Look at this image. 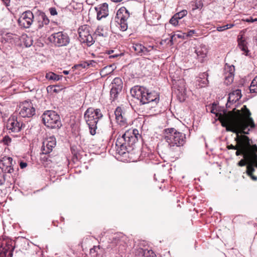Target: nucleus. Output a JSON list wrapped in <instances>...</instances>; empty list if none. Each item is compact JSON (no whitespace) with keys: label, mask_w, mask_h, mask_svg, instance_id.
I'll list each match as a JSON object with an SVG mask.
<instances>
[{"label":"nucleus","mask_w":257,"mask_h":257,"mask_svg":"<svg viewBox=\"0 0 257 257\" xmlns=\"http://www.w3.org/2000/svg\"><path fill=\"white\" fill-rule=\"evenodd\" d=\"M103 115L100 109H94L92 107L88 108L85 112L84 118L89 126V128H97L101 127V118Z\"/></svg>","instance_id":"20e7f679"},{"label":"nucleus","mask_w":257,"mask_h":257,"mask_svg":"<svg viewBox=\"0 0 257 257\" xmlns=\"http://www.w3.org/2000/svg\"><path fill=\"white\" fill-rule=\"evenodd\" d=\"M241 97V90L236 89L229 94L228 101L226 104V107H230L229 104L236 102Z\"/></svg>","instance_id":"a211bd4d"},{"label":"nucleus","mask_w":257,"mask_h":257,"mask_svg":"<svg viewBox=\"0 0 257 257\" xmlns=\"http://www.w3.org/2000/svg\"><path fill=\"white\" fill-rule=\"evenodd\" d=\"M49 40L56 47H58L67 46L70 40L68 34L63 32H58L52 34L49 37Z\"/></svg>","instance_id":"6e6552de"},{"label":"nucleus","mask_w":257,"mask_h":257,"mask_svg":"<svg viewBox=\"0 0 257 257\" xmlns=\"http://www.w3.org/2000/svg\"><path fill=\"white\" fill-rule=\"evenodd\" d=\"M127 142L125 141V139L123 138H117L116 141V152L120 155H123L126 151V147L125 146Z\"/></svg>","instance_id":"dca6fc26"},{"label":"nucleus","mask_w":257,"mask_h":257,"mask_svg":"<svg viewBox=\"0 0 257 257\" xmlns=\"http://www.w3.org/2000/svg\"><path fill=\"white\" fill-rule=\"evenodd\" d=\"M238 148V144L237 143H236V145L235 146H233L232 145H228L227 146V148L229 150L233 149V150H236Z\"/></svg>","instance_id":"37998d69"},{"label":"nucleus","mask_w":257,"mask_h":257,"mask_svg":"<svg viewBox=\"0 0 257 257\" xmlns=\"http://www.w3.org/2000/svg\"><path fill=\"white\" fill-rule=\"evenodd\" d=\"M49 12L52 16H55L57 15V12L55 8H50Z\"/></svg>","instance_id":"ea45409f"},{"label":"nucleus","mask_w":257,"mask_h":257,"mask_svg":"<svg viewBox=\"0 0 257 257\" xmlns=\"http://www.w3.org/2000/svg\"><path fill=\"white\" fill-rule=\"evenodd\" d=\"M95 10L97 12V19L98 20L105 18L108 15V5L105 3L96 7Z\"/></svg>","instance_id":"2eb2a0df"},{"label":"nucleus","mask_w":257,"mask_h":257,"mask_svg":"<svg viewBox=\"0 0 257 257\" xmlns=\"http://www.w3.org/2000/svg\"><path fill=\"white\" fill-rule=\"evenodd\" d=\"M3 251H4V255L5 256H6L7 255V254H8V256H10V257L12 256L13 249H10L9 247L8 248V249L3 248Z\"/></svg>","instance_id":"f704fd0d"},{"label":"nucleus","mask_w":257,"mask_h":257,"mask_svg":"<svg viewBox=\"0 0 257 257\" xmlns=\"http://www.w3.org/2000/svg\"><path fill=\"white\" fill-rule=\"evenodd\" d=\"M178 20L177 17H175V15L172 17V18L170 20V24H172L173 26H176L178 24Z\"/></svg>","instance_id":"72a5a7b5"},{"label":"nucleus","mask_w":257,"mask_h":257,"mask_svg":"<svg viewBox=\"0 0 257 257\" xmlns=\"http://www.w3.org/2000/svg\"><path fill=\"white\" fill-rule=\"evenodd\" d=\"M111 67V66H108V67H107H107H105L103 69L102 71H105L106 70H107V69H110Z\"/></svg>","instance_id":"5fc2aeb1"},{"label":"nucleus","mask_w":257,"mask_h":257,"mask_svg":"<svg viewBox=\"0 0 257 257\" xmlns=\"http://www.w3.org/2000/svg\"><path fill=\"white\" fill-rule=\"evenodd\" d=\"M53 91H54V92H57V90H56L55 89H54V90H53Z\"/></svg>","instance_id":"680f3d73"},{"label":"nucleus","mask_w":257,"mask_h":257,"mask_svg":"<svg viewBox=\"0 0 257 257\" xmlns=\"http://www.w3.org/2000/svg\"><path fill=\"white\" fill-rule=\"evenodd\" d=\"M249 160L246 159H241L239 161L237 165L240 167L246 166V173L250 179L254 181H257V176L253 175L255 171V168L257 169V153L249 155Z\"/></svg>","instance_id":"0eeeda50"},{"label":"nucleus","mask_w":257,"mask_h":257,"mask_svg":"<svg viewBox=\"0 0 257 257\" xmlns=\"http://www.w3.org/2000/svg\"><path fill=\"white\" fill-rule=\"evenodd\" d=\"M226 26H227V25H224L222 26L217 27L216 28V30L219 32H222L224 30L228 29V28H227Z\"/></svg>","instance_id":"a19ab883"},{"label":"nucleus","mask_w":257,"mask_h":257,"mask_svg":"<svg viewBox=\"0 0 257 257\" xmlns=\"http://www.w3.org/2000/svg\"><path fill=\"white\" fill-rule=\"evenodd\" d=\"M132 49L138 54L143 55V50L145 49V46L140 44H136L132 46Z\"/></svg>","instance_id":"a878e982"},{"label":"nucleus","mask_w":257,"mask_h":257,"mask_svg":"<svg viewBox=\"0 0 257 257\" xmlns=\"http://www.w3.org/2000/svg\"><path fill=\"white\" fill-rule=\"evenodd\" d=\"M20 109L19 114L23 117H30L35 113V109L31 102L25 101L20 105Z\"/></svg>","instance_id":"9d476101"},{"label":"nucleus","mask_w":257,"mask_h":257,"mask_svg":"<svg viewBox=\"0 0 257 257\" xmlns=\"http://www.w3.org/2000/svg\"><path fill=\"white\" fill-rule=\"evenodd\" d=\"M96 248H99V246H94L93 248H92V249H90V252H92L93 251H95V249Z\"/></svg>","instance_id":"603ef678"},{"label":"nucleus","mask_w":257,"mask_h":257,"mask_svg":"<svg viewBox=\"0 0 257 257\" xmlns=\"http://www.w3.org/2000/svg\"><path fill=\"white\" fill-rule=\"evenodd\" d=\"M116 87L117 88V85L115 84H113V82L111 83V88Z\"/></svg>","instance_id":"6e6d98bb"},{"label":"nucleus","mask_w":257,"mask_h":257,"mask_svg":"<svg viewBox=\"0 0 257 257\" xmlns=\"http://www.w3.org/2000/svg\"><path fill=\"white\" fill-rule=\"evenodd\" d=\"M114 114L115 115V119L117 123L119 126L122 127L126 126V119L122 115V110L120 107H117L115 111Z\"/></svg>","instance_id":"f3484780"},{"label":"nucleus","mask_w":257,"mask_h":257,"mask_svg":"<svg viewBox=\"0 0 257 257\" xmlns=\"http://www.w3.org/2000/svg\"><path fill=\"white\" fill-rule=\"evenodd\" d=\"M63 73L64 74H69V71H66V70H64L63 71Z\"/></svg>","instance_id":"4d7b16f0"},{"label":"nucleus","mask_w":257,"mask_h":257,"mask_svg":"<svg viewBox=\"0 0 257 257\" xmlns=\"http://www.w3.org/2000/svg\"><path fill=\"white\" fill-rule=\"evenodd\" d=\"M25 127V124L18 121L17 118L15 117L14 116L11 117L8 119L7 123V128H15L16 127L22 128Z\"/></svg>","instance_id":"6ab92c4d"},{"label":"nucleus","mask_w":257,"mask_h":257,"mask_svg":"<svg viewBox=\"0 0 257 257\" xmlns=\"http://www.w3.org/2000/svg\"><path fill=\"white\" fill-rule=\"evenodd\" d=\"M195 33V30H190L187 33H185L186 38H187V37H192Z\"/></svg>","instance_id":"79ce46f5"},{"label":"nucleus","mask_w":257,"mask_h":257,"mask_svg":"<svg viewBox=\"0 0 257 257\" xmlns=\"http://www.w3.org/2000/svg\"><path fill=\"white\" fill-rule=\"evenodd\" d=\"M153 46H149L148 48L145 47V49H146V51L143 50V55H147L151 50L153 49Z\"/></svg>","instance_id":"e433bc0d"},{"label":"nucleus","mask_w":257,"mask_h":257,"mask_svg":"<svg viewBox=\"0 0 257 257\" xmlns=\"http://www.w3.org/2000/svg\"><path fill=\"white\" fill-rule=\"evenodd\" d=\"M27 166V164L25 162H21L20 163V168L21 169H24L25 168H26Z\"/></svg>","instance_id":"a18cd8bd"},{"label":"nucleus","mask_w":257,"mask_h":257,"mask_svg":"<svg viewBox=\"0 0 257 257\" xmlns=\"http://www.w3.org/2000/svg\"><path fill=\"white\" fill-rule=\"evenodd\" d=\"M113 52V50H109L108 51V54H110L111 53H112Z\"/></svg>","instance_id":"13d9d810"},{"label":"nucleus","mask_w":257,"mask_h":257,"mask_svg":"<svg viewBox=\"0 0 257 257\" xmlns=\"http://www.w3.org/2000/svg\"><path fill=\"white\" fill-rule=\"evenodd\" d=\"M148 252L149 254H150V253H153V251H152V250H148Z\"/></svg>","instance_id":"052dcab7"},{"label":"nucleus","mask_w":257,"mask_h":257,"mask_svg":"<svg viewBox=\"0 0 257 257\" xmlns=\"http://www.w3.org/2000/svg\"><path fill=\"white\" fill-rule=\"evenodd\" d=\"M80 66H81L83 68H85L86 66H88L89 64H87L86 62H85L83 64H80Z\"/></svg>","instance_id":"3c124183"},{"label":"nucleus","mask_w":257,"mask_h":257,"mask_svg":"<svg viewBox=\"0 0 257 257\" xmlns=\"http://www.w3.org/2000/svg\"><path fill=\"white\" fill-rule=\"evenodd\" d=\"M228 71L225 73L224 83L227 85L230 84L233 81L234 67L233 66H228Z\"/></svg>","instance_id":"412c9836"},{"label":"nucleus","mask_w":257,"mask_h":257,"mask_svg":"<svg viewBox=\"0 0 257 257\" xmlns=\"http://www.w3.org/2000/svg\"><path fill=\"white\" fill-rule=\"evenodd\" d=\"M3 177H4V180H3V182H2L1 183V184H2L4 183V181H5V175H3Z\"/></svg>","instance_id":"bf43d9fd"},{"label":"nucleus","mask_w":257,"mask_h":257,"mask_svg":"<svg viewBox=\"0 0 257 257\" xmlns=\"http://www.w3.org/2000/svg\"><path fill=\"white\" fill-rule=\"evenodd\" d=\"M213 104L211 112L216 114L223 127L226 128H254L256 125L251 117V112L246 105L241 110L233 109L232 111L216 113Z\"/></svg>","instance_id":"f257e3e1"},{"label":"nucleus","mask_w":257,"mask_h":257,"mask_svg":"<svg viewBox=\"0 0 257 257\" xmlns=\"http://www.w3.org/2000/svg\"><path fill=\"white\" fill-rule=\"evenodd\" d=\"M34 19V15L32 12L27 11L24 12L18 20L20 26L29 28L32 24Z\"/></svg>","instance_id":"9b49d317"},{"label":"nucleus","mask_w":257,"mask_h":257,"mask_svg":"<svg viewBox=\"0 0 257 257\" xmlns=\"http://www.w3.org/2000/svg\"><path fill=\"white\" fill-rule=\"evenodd\" d=\"M95 34L101 37H106L108 36V33L106 30H104L102 27H98L95 32Z\"/></svg>","instance_id":"cd10ccee"},{"label":"nucleus","mask_w":257,"mask_h":257,"mask_svg":"<svg viewBox=\"0 0 257 257\" xmlns=\"http://www.w3.org/2000/svg\"><path fill=\"white\" fill-rule=\"evenodd\" d=\"M120 138L125 139L128 145L133 144L138 141L141 135L138 130H127Z\"/></svg>","instance_id":"ddd939ff"},{"label":"nucleus","mask_w":257,"mask_h":257,"mask_svg":"<svg viewBox=\"0 0 257 257\" xmlns=\"http://www.w3.org/2000/svg\"><path fill=\"white\" fill-rule=\"evenodd\" d=\"M6 6H9L10 0H2Z\"/></svg>","instance_id":"49530a36"},{"label":"nucleus","mask_w":257,"mask_h":257,"mask_svg":"<svg viewBox=\"0 0 257 257\" xmlns=\"http://www.w3.org/2000/svg\"><path fill=\"white\" fill-rule=\"evenodd\" d=\"M238 46L239 48L243 52V54L245 55H248V50L246 46V42L244 40H242V38L238 39Z\"/></svg>","instance_id":"393cba45"},{"label":"nucleus","mask_w":257,"mask_h":257,"mask_svg":"<svg viewBox=\"0 0 257 257\" xmlns=\"http://www.w3.org/2000/svg\"><path fill=\"white\" fill-rule=\"evenodd\" d=\"M226 131H232L235 133L236 137L235 141L237 143L238 148L236 149L235 155L238 156L242 155L244 159L249 160V155L257 153V146L252 144V141L249 138L246 136L248 132H245L244 130H226Z\"/></svg>","instance_id":"f03ea898"},{"label":"nucleus","mask_w":257,"mask_h":257,"mask_svg":"<svg viewBox=\"0 0 257 257\" xmlns=\"http://www.w3.org/2000/svg\"><path fill=\"white\" fill-rule=\"evenodd\" d=\"M113 84H115L117 85V88H116V89L119 90H121L122 88V82L121 79L119 77H116L115 78L113 81Z\"/></svg>","instance_id":"7c9ffc66"},{"label":"nucleus","mask_w":257,"mask_h":257,"mask_svg":"<svg viewBox=\"0 0 257 257\" xmlns=\"http://www.w3.org/2000/svg\"><path fill=\"white\" fill-rule=\"evenodd\" d=\"M119 55H120L119 54H114V55H110L109 56V58H113L117 57Z\"/></svg>","instance_id":"09e8293b"},{"label":"nucleus","mask_w":257,"mask_h":257,"mask_svg":"<svg viewBox=\"0 0 257 257\" xmlns=\"http://www.w3.org/2000/svg\"><path fill=\"white\" fill-rule=\"evenodd\" d=\"M195 52L200 61L202 62L203 59L207 56L208 50L205 45H201L195 49Z\"/></svg>","instance_id":"aec40b11"},{"label":"nucleus","mask_w":257,"mask_h":257,"mask_svg":"<svg viewBox=\"0 0 257 257\" xmlns=\"http://www.w3.org/2000/svg\"><path fill=\"white\" fill-rule=\"evenodd\" d=\"M56 141L53 136L47 138L43 144L42 151L44 154H48L52 152L53 149L56 146Z\"/></svg>","instance_id":"4468645a"},{"label":"nucleus","mask_w":257,"mask_h":257,"mask_svg":"<svg viewBox=\"0 0 257 257\" xmlns=\"http://www.w3.org/2000/svg\"><path fill=\"white\" fill-rule=\"evenodd\" d=\"M249 90L251 93H257V76L252 81Z\"/></svg>","instance_id":"c85d7f7f"},{"label":"nucleus","mask_w":257,"mask_h":257,"mask_svg":"<svg viewBox=\"0 0 257 257\" xmlns=\"http://www.w3.org/2000/svg\"><path fill=\"white\" fill-rule=\"evenodd\" d=\"M33 41L32 39V38L28 37L26 40L25 44L27 47H29L33 45Z\"/></svg>","instance_id":"c9c22d12"},{"label":"nucleus","mask_w":257,"mask_h":257,"mask_svg":"<svg viewBox=\"0 0 257 257\" xmlns=\"http://www.w3.org/2000/svg\"><path fill=\"white\" fill-rule=\"evenodd\" d=\"M132 96L140 101L142 104L151 103V107L157 105L160 100L158 92L150 90L143 86H136L131 90Z\"/></svg>","instance_id":"7ed1b4c3"},{"label":"nucleus","mask_w":257,"mask_h":257,"mask_svg":"<svg viewBox=\"0 0 257 257\" xmlns=\"http://www.w3.org/2000/svg\"><path fill=\"white\" fill-rule=\"evenodd\" d=\"M62 76H60L55 74L53 72H49L46 74V78L48 80L58 81L61 79Z\"/></svg>","instance_id":"bb28decb"},{"label":"nucleus","mask_w":257,"mask_h":257,"mask_svg":"<svg viewBox=\"0 0 257 257\" xmlns=\"http://www.w3.org/2000/svg\"><path fill=\"white\" fill-rule=\"evenodd\" d=\"M42 121L45 125L51 128H60L62 126L59 115L54 111H45L42 116Z\"/></svg>","instance_id":"423d86ee"},{"label":"nucleus","mask_w":257,"mask_h":257,"mask_svg":"<svg viewBox=\"0 0 257 257\" xmlns=\"http://www.w3.org/2000/svg\"><path fill=\"white\" fill-rule=\"evenodd\" d=\"M96 130H90V133L91 135H94L96 134Z\"/></svg>","instance_id":"8fccbe9b"},{"label":"nucleus","mask_w":257,"mask_h":257,"mask_svg":"<svg viewBox=\"0 0 257 257\" xmlns=\"http://www.w3.org/2000/svg\"><path fill=\"white\" fill-rule=\"evenodd\" d=\"M246 22H255V21H257V18H255V19H252V18H250V19H246Z\"/></svg>","instance_id":"de8ad7c7"},{"label":"nucleus","mask_w":257,"mask_h":257,"mask_svg":"<svg viewBox=\"0 0 257 257\" xmlns=\"http://www.w3.org/2000/svg\"><path fill=\"white\" fill-rule=\"evenodd\" d=\"M79 40L81 43H86L88 46H91L94 42L90 34L89 28L87 25H83L78 29Z\"/></svg>","instance_id":"1a4fd4ad"},{"label":"nucleus","mask_w":257,"mask_h":257,"mask_svg":"<svg viewBox=\"0 0 257 257\" xmlns=\"http://www.w3.org/2000/svg\"><path fill=\"white\" fill-rule=\"evenodd\" d=\"M233 26H234L233 24H227L226 27H227V28H228L229 29L230 28H232Z\"/></svg>","instance_id":"864d4df0"},{"label":"nucleus","mask_w":257,"mask_h":257,"mask_svg":"<svg viewBox=\"0 0 257 257\" xmlns=\"http://www.w3.org/2000/svg\"><path fill=\"white\" fill-rule=\"evenodd\" d=\"M207 77L208 74L206 73H203L200 75L197 80V81L198 82V85L199 87H203L207 85L208 83Z\"/></svg>","instance_id":"5701e85b"},{"label":"nucleus","mask_w":257,"mask_h":257,"mask_svg":"<svg viewBox=\"0 0 257 257\" xmlns=\"http://www.w3.org/2000/svg\"><path fill=\"white\" fill-rule=\"evenodd\" d=\"M202 7V4L200 3V2H199L198 3H196L195 5V7L193 8V10H196L198 9H200Z\"/></svg>","instance_id":"c03bdc74"},{"label":"nucleus","mask_w":257,"mask_h":257,"mask_svg":"<svg viewBox=\"0 0 257 257\" xmlns=\"http://www.w3.org/2000/svg\"><path fill=\"white\" fill-rule=\"evenodd\" d=\"M121 90L116 89V87L111 88L110 92V97L112 100H114L117 97L119 92Z\"/></svg>","instance_id":"c756f323"},{"label":"nucleus","mask_w":257,"mask_h":257,"mask_svg":"<svg viewBox=\"0 0 257 257\" xmlns=\"http://www.w3.org/2000/svg\"><path fill=\"white\" fill-rule=\"evenodd\" d=\"M163 135L170 147L183 146L185 142V135L177 130H164Z\"/></svg>","instance_id":"39448f33"},{"label":"nucleus","mask_w":257,"mask_h":257,"mask_svg":"<svg viewBox=\"0 0 257 257\" xmlns=\"http://www.w3.org/2000/svg\"><path fill=\"white\" fill-rule=\"evenodd\" d=\"M119 25H120V30L122 31H125L127 30V20L123 21L122 20L120 19Z\"/></svg>","instance_id":"2f4dec72"},{"label":"nucleus","mask_w":257,"mask_h":257,"mask_svg":"<svg viewBox=\"0 0 257 257\" xmlns=\"http://www.w3.org/2000/svg\"><path fill=\"white\" fill-rule=\"evenodd\" d=\"M116 16L118 19L124 20H127L130 18V14L126 8L122 7L120 8L117 12Z\"/></svg>","instance_id":"4be33fe9"},{"label":"nucleus","mask_w":257,"mask_h":257,"mask_svg":"<svg viewBox=\"0 0 257 257\" xmlns=\"http://www.w3.org/2000/svg\"><path fill=\"white\" fill-rule=\"evenodd\" d=\"M177 36L179 38L186 39L185 33L175 34L172 36L171 39H173L174 37Z\"/></svg>","instance_id":"58836bf2"},{"label":"nucleus","mask_w":257,"mask_h":257,"mask_svg":"<svg viewBox=\"0 0 257 257\" xmlns=\"http://www.w3.org/2000/svg\"><path fill=\"white\" fill-rule=\"evenodd\" d=\"M13 159L9 157H4L0 160V169L5 173H12L14 171Z\"/></svg>","instance_id":"f8f14e48"},{"label":"nucleus","mask_w":257,"mask_h":257,"mask_svg":"<svg viewBox=\"0 0 257 257\" xmlns=\"http://www.w3.org/2000/svg\"><path fill=\"white\" fill-rule=\"evenodd\" d=\"M3 141L5 145H8L11 142V139L9 136H5L3 138Z\"/></svg>","instance_id":"4c0bfd02"},{"label":"nucleus","mask_w":257,"mask_h":257,"mask_svg":"<svg viewBox=\"0 0 257 257\" xmlns=\"http://www.w3.org/2000/svg\"><path fill=\"white\" fill-rule=\"evenodd\" d=\"M187 14V11L183 10V11H181V12L175 14V17H177L178 19L180 20V19H182V18H183L184 17H185V16H186Z\"/></svg>","instance_id":"473e14b6"},{"label":"nucleus","mask_w":257,"mask_h":257,"mask_svg":"<svg viewBox=\"0 0 257 257\" xmlns=\"http://www.w3.org/2000/svg\"><path fill=\"white\" fill-rule=\"evenodd\" d=\"M38 27L39 29L42 28L45 25H47L49 23V20L44 14H42L39 17Z\"/></svg>","instance_id":"b1692460"}]
</instances>
